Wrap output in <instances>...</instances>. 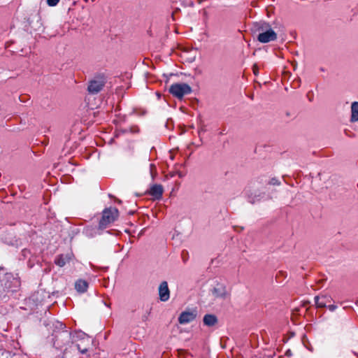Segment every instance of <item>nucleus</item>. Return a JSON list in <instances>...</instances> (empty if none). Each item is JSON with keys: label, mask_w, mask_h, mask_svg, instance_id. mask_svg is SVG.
I'll use <instances>...</instances> for the list:
<instances>
[{"label": "nucleus", "mask_w": 358, "mask_h": 358, "mask_svg": "<svg viewBox=\"0 0 358 358\" xmlns=\"http://www.w3.org/2000/svg\"><path fill=\"white\" fill-rule=\"evenodd\" d=\"M251 31L254 35L257 36V41L262 43H267L277 39V34L270 24L266 22L253 23Z\"/></svg>", "instance_id": "1"}, {"label": "nucleus", "mask_w": 358, "mask_h": 358, "mask_svg": "<svg viewBox=\"0 0 358 358\" xmlns=\"http://www.w3.org/2000/svg\"><path fill=\"white\" fill-rule=\"evenodd\" d=\"M119 212L115 208H106L103 211L102 217L99 222V227L106 228L109 224L113 222L118 217Z\"/></svg>", "instance_id": "2"}, {"label": "nucleus", "mask_w": 358, "mask_h": 358, "mask_svg": "<svg viewBox=\"0 0 358 358\" xmlns=\"http://www.w3.org/2000/svg\"><path fill=\"white\" fill-rule=\"evenodd\" d=\"M192 89L186 83H175L171 85L169 92L178 99H182L185 95L190 94Z\"/></svg>", "instance_id": "3"}, {"label": "nucleus", "mask_w": 358, "mask_h": 358, "mask_svg": "<svg viewBox=\"0 0 358 358\" xmlns=\"http://www.w3.org/2000/svg\"><path fill=\"white\" fill-rule=\"evenodd\" d=\"M159 297L162 301H167L170 298V290L166 281H163L159 286Z\"/></svg>", "instance_id": "4"}, {"label": "nucleus", "mask_w": 358, "mask_h": 358, "mask_svg": "<svg viewBox=\"0 0 358 358\" xmlns=\"http://www.w3.org/2000/svg\"><path fill=\"white\" fill-rule=\"evenodd\" d=\"M73 257V255L70 252L58 255L55 259V264L59 267H63L67 263H69Z\"/></svg>", "instance_id": "5"}, {"label": "nucleus", "mask_w": 358, "mask_h": 358, "mask_svg": "<svg viewBox=\"0 0 358 358\" xmlns=\"http://www.w3.org/2000/svg\"><path fill=\"white\" fill-rule=\"evenodd\" d=\"M104 86V81L102 79L93 80L90 83L88 91L90 93L96 94L100 92Z\"/></svg>", "instance_id": "6"}, {"label": "nucleus", "mask_w": 358, "mask_h": 358, "mask_svg": "<svg viewBox=\"0 0 358 358\" xmlns=\"http://www.w3.org/2000/svg\"><path fill=\"white\" fill-rule=\"evenodd\" d=\"M195 317L196 313L194 312L185 311L180 315L178 322L181 324H185L192 322Z\"/></svg>", "instance_id": "7"}, {"label": "nucleus", "mask_w": 358, "mask_h": 358, "mask_svg": "<svg viewBox=\"0 0 358 358\" xmlns=\"http://www.w3.org/2000/svg\"><path fill=\"white\" fill-rule=\"evenodd\" d=\"M212 293L215 298L224 299L228 296L225 286L222 284L217 285L213 288Z\"/></svg>", "instance_id": "8"}, {"label": "nucleus", "mask_w": 358, "mask_h": 358, "mask_svg": "<svg viewBox=\"0 0 358 358\" xmlns=\"http://www.w3.org/2000/svg\"><path fill=\"white\" fill-rule=\"evenodd\" d=\"M315 301L318 308H324L331 303L332 298L329 295H320L315 297Z\"/></svg>", "instance_id": "9"}, {"label": "nucleus", "mask_w": 358, "mask_h": 358, "mask_svg": "<svg viewBox=\"0 0 358 358\" xmlns=\"http://www.w3.org/2000/svg\"><path fill=\"white\" fill-rule=\"evenodd\" d=\"M164 192V188L162 185H153L149 190V194L155 199H160Z\"/></svg>", "instance_id": "10"}, {"label": "nucleus", "mask_w": 358, "mask_h": 358, "mask_svg": "<svg viewBox=\"0 0 358 358\" xmlns=\"http://www.w3.org/2000/svg\"><path fill=\"white\" fill-rule=\"evenodd\" d=\"M350 110H351L350 122H358V101H354L351 103Z\"/></svg>", "instance_id": "11"}, {"label": "nucleus", "mask_w": 358, "mask_h": 358, "mask_svg": "<svg viewBox=\"0 0 358 358\" xmlns=\"http://www.w3.org/2000/svg\"><path fill=\"white\" fill-rule=\"evenodd\" d=\"M88 288V283L87 281L83 280H78L75 282V289L77 290V292L83 293L87 291Z\"/></svg>", "instance_id": "12"}, {"label": "nucleus", "mask_w": 358, "mask_h": 358, "mask_svg": "<svg viewBox=\"0 0 358 358\" xmlns=\"http://www.w3.org/2000/svg\"><path fill=\"white\" fill-rule=\"evenodd\" d=\"M217 322V318L213 315H206L203 317V323L206 326H213Z\"/></svg>", "instance_id": "13"}, {"label": "nucleus", "mask_w": 358, "mask_h": 358, "mask_svg": "<svg viewBox=\"0 0 358 358\" xmlns=\"http://www.w3.org/2000/svg\"><path fill=\"white\" fill-rule=\"evenodd\" d=\"M59 0H47V3L50 6H55L59 3Z\"/></svg>", "instance_id": "14"}, {"label": "nucleus", "mask_w": 358, "mask_h": 358, "mask_svg": "<svg viewBox=\"0 0 358 358\" xmlns=\"http://www.w3.org/2000/svg\"><path fill=\"white\" fill-rule=\"evenodd\" d=\"M269 184L270 185H280V182L277 179H275V178H272L270 180Z\"/></svg>", "instance_id": "15"}, {"label": "nucleus", "mask_w": 358, "mask_h": 358, "mask_svg": "<svg viewBox=\"0 0 358 358\" xmlns=\"http://www.w3.org/2000/svg\"><path fill=\"white\" fill-rule=\"evenodd\" d=\"M252 71H253V73L255 76H257L258 74V72H259V68L257 66V64H254L253 66H252Z\"/></svg>", "instance_id": "16"}, {"label": "nucleus", "mask_w": 358, "mask_h": 358, "mask_svg": "<svg viewBox=\"0 0 358 358\" xmlns=\"http://www.w3.org/2000/svg\"><path fill=\"white\" fill-rule=\"evenodd\" d=\"M328 308L331 310V311H334L336 309L337 306L336 305H334V304H331V303H329L327 305Z\"/></svg>", "instance_id": "17"}, {"label": "nucleus", "mask_w": 358, "mask_h": 358, "mask_svg": "<svg viewBox=\"0 0 358 358\" xmlns=\"http://www.w3.org/2000/svg\"><path fill=\"white\" fill-rule=\"evenodd\" d=\"M87 351V349H83V350H80L82 354H85Z\"/></svg>", "instance_id": "18"}, {"label": "nucleus", "mask_w": 358, "mask_h": 358, "mask_svg": "<svg viewBox=\"0 0 358 358\" xmlns=\"http://www.w3.org/2000/svg\"><path fill=\"white\" fill-rule=\"evenodd\" d=\"M357 303H358V301H357Z\"/></svg>", "instance_id": "19"}]
</instances>
